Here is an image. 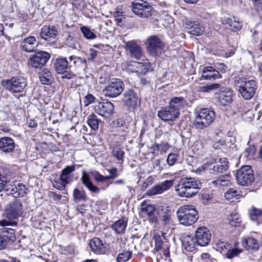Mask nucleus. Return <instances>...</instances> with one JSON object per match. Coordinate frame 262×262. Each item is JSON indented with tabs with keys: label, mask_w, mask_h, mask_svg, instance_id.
Returning <instances> with one entry per match:
<instances>
[{
	"label": "nucleus",
	"mask_w": 262,
	"mask_h": 262,
	"mask_svg": "<svg viewBox=\"0 0 262 262\" xmlns=\"http://www.w3.org/2000/svg\"><path fill=\"white\" fill-rule=\"evenodd\" d=\"M89 246L91 250L96 254H101L105 252L104 246L99 238L95 237L91 239Z\"/></svg>",
	"instance_id": "nucleus-32"
},
{
	"label": "nucleus",
	"mask_w": 262,
	"mask_h": 262,
	"mask_svg": "<svg viewBox=\"0 0 262 262\" xmlns=\"http://www.w3.org/2000/svg\"><path fill=\"white\" fill-rule=\"evenodd\" d=\"M211 237L210 231L205 227H199L195 231L194 238L198 246H207L210 241Z\"/></svg>",
	"instance_id": "nucleus-19"
},
{
	"label": "nucleus",
	"mask_w": 262,
	"mask_h": 262,
	"mask_svg": "<svg viewBox=\"0 0 262 262\" xmlns=\"http://www.w3.org/2000/svg\"><path fill=\"white\" fill-rule=\"evenodd\" d=\"M207 163L203 164L195 170V173L198 174H202L203 173H207Z\"/></svg>",
	"instance_id": "nucleus-60"
},
{
	"label": "nucleus",
	"mask_w": 262,
	"mask_h": 262,
	"mask_svg": "<svg viewBox=\"0 0 262 262\" xmlns=\"http://www.w3.org/2000/svg\"><path fill=\"white\" fill-rule=\"evenodd\" d=\"M146 50L151 56H160L164 51L165 44L157 35L148 37L145 42Z\"/></svg>",
	"instance_id": "nucleus-6"
},
{
	"label": "nucleus",
	"mask_w": 262,
	"mask_h": 262,
	"mask_svg": "<svg viewBox=\"0 0 262 262\" xmlns=\"http://www.w3.org/2000/svg\"><path fill=\"white\" fill-rule=\"evenodd\" d=\"M139 94L134 90H129L124 94L123 101L128 107L135 108L140 104Z\"/></svg>",
	"instance_id": "nucleus-22"
},
{
	"label": "nucleus",
	"mask_w": 262,
	"mask_h": 262,
	"mask_svg": "<svg viewBox=\"0 0 262 262\" xmlns=\"http://www.w3.org/2000/svg\"><path fill=\"white\" fill-rule=\"evenodd\" d=\"M144 211L150 219L154 218L157 213L155 207L151 205H147L145 208Z\"/></svg>",
	"instance_id": "nucleus-49"
},
{
	"label": "nucleus",
	"mask_w": 262,
	"mask_h": 262,
	"mask_svg": "<svg viewBox=\"0 0 262 262\" xmlns=\"http://www.w3.org/2000/svg\"><path fill=\"white\" fill-rule=\"evenodd\" d=\"M112 154L118 161H123L124 152V151L118 146H114L112 149Z\"/></svg>",
	"instance_id": "nucleus-41"
},
{
	"label": "nucleus",
	"mask_w": 262,
	"mask_h": 262,
	"mask_svg": "<svg viewBox=\"0 0 262 262\" xmlns=\"http://www.w3.org/2000/svg\"><path fill=\"white\" fill-rule=\"evenodd\" d=\"M70 61L65 57L58 58L54 63V68L56 72L59 74L63 75V78L72 79L74 78V74L72 72Z\"/></svg>",
	"instance_id": "nucleus-10"
},
{
	"label": "nucleus",
	"mask_w": 262,
	"mask_h": 262,
	"mask_svg": "<svg viewBox=\"0 0 262 262\" xmlns=\"http://www.w3.org/2000/svg\"><path fill=\"white\" fill-rule=\"evenodd\" d=\"M58 31L54 26H44L41 29L40 37L49 43L53 44L56 41Z\"/></svg>",
	"instance_id": "nucleus-20"
},
{
	"label": "nucleus",
	"mask_w": 262,
	"mask_h": 262,
	"mask_svg": "<svg viewBox=\"0 0 262 262\" xmlns=\"http://www.w3.org/2000/svg\"><path fill=\"white\" fill-rule=\"evenodd\" d=\"M204 32V28L200 24L195 23L189 33L194 35L199 36L203 33Z\"/></svg>",
	"instance_id": "nucleus-46"
},
{
	"label": "nucleus",
	"mask_w": 262,
	"mask_h": 262,
	"mask_svg": "<svg viewBox=\"0 0 262 262\" xmlns=\"http://www.w3.org/2000/svg\"><path fill=\"white\" fill-rule=\"evenodd\" d=\"M222 21L226 28L233 31L239 30L242 26V23L239 21L237 17H224Z\"/></svg>",
	"instance_id": "nucleus-28"
},
{
	"label": "nucleus",
	"mask_w": 262,
	"mask_h": 262,
	"mask_svg": "<svg viewBox=\"0 0 262 262\" xmlns=\"http://www.w3.org/2000/svg\"><path fill=\"white\" fill-rule=\"evenodd\" d=\"M87 119V123L90 127L94 130H98L101 120L95 114H91L88 116Z\"/></svg>",
	"instance_id": "nucleus-37"
},
{
	"label": "nucleus",
	"mask_w": 262,
	"mask_h": 262,
	"mask_svg": "<svg viewBox=\"0 0 262 262\" xmlns=\"http://www.w3.org/2000/svg\"><path fill=\"white\" fill-rule=\"evenodd\" d=\"M161 221L164 225H169L171 222L170 215L166 212H164L161 216Z\"/></svg>",
	"instance_id": "nucleus-57"
},
{
	"label": "nucleus",
	"mask_w": 262,
	"mask_h": 262,
	"mask_svg": "<svg viewBox=\"0 0 262 262\" xmlns=\"http://www.w3.org/2000/svg\"><path fill=\"white\" fill-rule=\"evenodd\" d=\"M50 58V55L43 51L35 53L32 55L28 60V64L31 67L40 69L46 64Z\"/></svg>",
	"instance_id": "nucleus-16"
},
{
	"label": "nucleus",
	"mask_w": 262,
	"mask_h": 262,
	"mask_svg": "<svg viewBox=\"0 0 262 262\" xmlns=\"http://www.w3.org/2000/svg\"><path fill=\"white\" fill-rule=\"evenodd\" d=\"M127 68L132 72L137 73L140 75H144L149 70V63L133 61L128 64Z\"/></svg>",
	"instance_id": "nucleus-25"
},
{
	"label": "nucleus",
	"mask_w": 262,
	"mask_h": 262,
	"mask_svg": "<svg viewBox=\"0 0 262 262\" xmlns=\"http://www.w3.org/2000/svg\"><path fill=\"white\" fill-rule=\"evenodd\" d=\"M152 184V178L149 177H148L145 182H144L141 186V189L145 190L148 187L149 185Z\"/></svg>",
	"instance_id": "nucleus-62"
},
{
	"label": "nucleus",
	"mask_w": 262,
	"mask_h": 262,
	"mask_svg": "<svg viewBox=\"0 0 262 262\" xmlns=\"http://www.w3.org/2000/svg\"><path fill=\"white\" fill-rule=\"evenodd\" d=\"M237 195V190H235L233 188H230L228 190L226 191L225 193V197L226 199L228 200H230L233 199L234 197H236Z\"/></svg>",
	"instance_id": "nucleus-51"
},
{
	"label": "nucleus",
	"mask_w": 262,
	"mask_h": 262,
	"mask_svg": "<svg viewBox=\"0 0 262 262\" xmlns=\"http://www.w3.org/2000/svg\"><path fill=\"white\" fill-rule=\"evenodd\" d=\"M98 52L93 49H91L90 50V52L89 54V56L88 58V60L89 61H92L94 59L97 55Z\"/></svg>",
	"instance_id": "nucleus-61"
},
{
	"label": "nucleus",
	"mask_w": 262,
	"mask_h": 262,
	"mask_svg": "<svg viewBox=\"0 0 262 262\" xmlns=\"http://www.w3.org/2000/svg\"><path fill=\"white\" fill-rule=\"evenodd\" d=\"M215 68L218 71H220L222 73H225L227 70V67L223 63H217L215 64Z\"/></svg>",
	"instance_id": "nucleus-64"
},
{
	"label": "nucleus",
	"mask_w": 262,
	"mask_h": 262,
	"mask_svg": "<svg viewBox=\"0 0 262 262\" xmlns=\"http://www.w3.org/2000/svg\"><path fill=\"white\" fill-rule=\"evenodd\" d=\"M95 112L104 119H109L114 113V105L110 101L103 100L99 102L94 107Z\"/></svg>",
	"instance_id": "nucleus-13"
},
{
	"label": "nucleus",
	"mask_w": 262,
	"mask_h": 262,
	"mask_svg": "<svg viewBox=\"0 0 262 262\" xmlns=\"http://www.w3.org/2000/svg\"><path fill=\"white\" fill-rule=\"evenodd\" d=\"M75 170L74 165L66 166L61 171L60 175V180L64 184H69L72 181L71 173Z\"/></svg>",
	"instance_id": "nucleus-33"
},
{
	"label": "nucleus",
	"mask_w": 262,
	"mask_h": 262,
	"mask_svg": "<svg viewBox=\"0 0 262 262\" xmlns=\"http://www.w3.org/2000/svg\"><path fill=\"white\" fill-rule=\"evenodd\" d=\"M202 187V183L195 178H184L180 180L176 191L181 197L191 198L195 195Z\"/></svg>",
	"instance_id": "nucleus-1"
},
{
	"label": "nucleus",
	"mask_w": 262,
	"mask_h": 262,
	"mask_svg": "<svg viewBox=\"0 0 262 262\" xmlns=\"http://www.w3.org/2000/svg\"><path fill=\"white\" fill-rule=\"evenodd\" d=\"M69 1L77 9H81L85 5L84 0H69Z\"/></svg>",
	"instance_id": "nucleus-55"
},
{
	"label": "nucleus",
	"mask_w": 262,
	"mask_h": 262,
	"mask_svg": "<svg viewBox=\"0 0 262 262\" xmlns=\"http://www.w3.org/2000/svg\"><path fill=\"white\" fill-rule=\"evenodd\" d=\"M218 179L222 186H226L228 185V184L230 183L231 179V177L230 175L227 174L219 177Z\"/></svg>",
	"instance_id": "nucleus-50"
},
{
	"label": "nucleus",
	"mask_w": 262,
	"mask_h": 262,
	"mask_svg": "<svg viewBox=\"0 0 262 262\" xmlns=\"http://www.w3.org/2000/svg\"><path fill=\"white\" fill-rule=\"evenodd\" d=\"M131 10L135 14L140 16H150L154 15L152 8L146 2L136 0L132 3Z\"/></svg>",
	"instance_id": "nucleus-14"
},
{
	"label": "nucleus",
	"mask_w": 262,
	"mask_h": 262,
	"mask_svg": "<svg viewBox=\"0 0 262 262\" xmlns=\"http://www.w3.org/2000/svg\"><path fill=\"white\" fill-rule=\"evenodd\" d=\"M180 112L169 106L162 107L158 111V116L164 121H173L179 116Z\"/></svg>",
	"instance_id": "nucleus-23"
},
{
	"label": "nucleus",
	"mask_w": 262,
	"mask_h": 262,
	"mask_svg": "<svg viewBox=\"0 0 262 262\" xmlns=\"http://www.w3.org/2000/svg\"><path fill=\"white\" fill-rule=\"evenodd\" d=\"M237 245L238 243H235L233 248L228 249V251L225 254L227 258L232 259L234 257L237 256L242 252V249L237 248Z\"/></svg>",
	"instance_id": "nucleus-40"
},
{
	"label": "nucleus",
	"mask_w": 262,
	"mask_h": 262,
	"mask_svg": "<svg viewBox=\"0 0 262 262\" xmlns=\"http://www.w3.org/2000/svg\"><path fill=\"white\" fill-rule=\"evenodd\" d=\"M71 66V70L74 74V77L76 75H86L87 63L84 58L75 56H71L69 57Z\"/></svg>",
	"instance_id": "nucleus-12"
},
{
	"label": "nucleus",
	"mask_w": 262,
	"mask_h": 262,
	"mask_svg": "<svg viewBox=\"0 0 262 262\" xmlns=\"http://www.w3.org/2000/svg\"><path fill=\"white\" fill-rule=\"evenodd\" d=\"M81 31L83 36L88 39H93L96 37V35L86 27H81Z\"/></svg>",
	"instance_id": "nucleus-47"
},
{
	"label": "nucleus",
	"mask_w": 262,
	"mask_h": 262,
	"mask_svg": "<svg viewBox=\"0 0 262 262\" xmlns=\"http://www.w3.org/2000/svg\"><path fill=\"white\" fill-rule=\"evenodd\" d=\"M23 213L22 204L18 200H15L7 204L5 208L6 219L0 220V226L15 227L17 225L15 220Z\"/></svg>",
	"instance_id": "nucleus-2"
},
{
	"label": "nucleus",
	"mask_w": 262,
	"mask_h": 262,
	"mask_svg": "<svg viewBox=\"0 0 262 262\" xmlns=\"http://www.w3.org/2000/svg\"><path fill=\"white\" fill-rule=\"evenodd\" d=\"M236 84L239 92L244 99L250 100L254 96L257 89L255 80L241 78L236 81Z\"/></svg>",
	"instance_id": "nucleus-4"
},
{
	"label": "nucleus",
	"mask_w": 262,
	"mask_h": 262,
	"mask_svg": "<svg viewBox=\"0 0 262 262\" xmlns=\"http://www.w3.org/2000/svg\"><path fill=\"white\" fill-rule=\"evenodd\" d=\"M27 188L25 185L21 183L12 184L7 181L5 191L8 195H12L15 198L23 196L26 194Z\"/></svg>",
	"instance_id": "nucleus-17"
},
{
	"label": "nucleus",
	"mask_w": 262,
	"mask_h": 262,
	"mask_svg": "<svg viewBox=\"0 0 262 262\" xmlns=\"http://www.w3.org/2000/svg\"><path fill=\"white\" fill-rule=\"evenodd\" d=\"M73 197L74 202L76 203L80 202H86L88 200L86 192L83 188H75L73 190Z\"/></svg>",
	"instance_id": "nucleus-35"
},
{
	"label": "nucleus",
	"mask_w": 262,
	"mask_h": 262,
	"mask_svg": "<svg viewBox=\"0 0 262 262\" xmlns=\"http://www.w3.org/2000/svg\"><path fill=\"white\" fill-rule=\"evenodd\" d=\"M180 223L185 226H190L195 223L199 218L198 211L192 205L181 207L177 212Z\"/></svg>",
	"instance_id": "nucleus-3"
},
{
	"label": "nucleus",
	"mask_w": 262,
	"mask_h": 262,
	"mask_svg": "<svg viewBox=\"0 0 262 262\" xmlns=\"http://www.w3.org/2000/svg\"><path fill=\"white\" fill-rule=\"evenodd\" d=\"M37 46L38 42L36 41L35 37L32 36L25 38L20 45L21 49L26 52L35 51Z\"/></svg>",
	"instance_id": "nucleus-26"
},
{
	"label": "nucleus",
	"mask_w": 262,
	"mask_h": 262,
	"mask_svg": "<svg viewBox=\"0 0 262 262\" xmlns=\"http://www.w3.org/2000/svg\"><path fill=\"white\" fill-rule=\"evenodd\" d=\"M203 79L209 80H215L222 78V75L219 72L212 67H206L203 70L201 76Z\"/></svg>",
	"instance_id": "nucleus-27"
},
{
	"label": "nucleus",
	"mask_w": 262,
	"mask_h": 262,
	"mask_svg": "<svg viewBox=\"0 0 262 262\" xmlns=\"http://www.w3.org/2000/svg\"><path fill=\"white\" fill-rule=\"evenodd\" d=\"M178 158V155L174 153H170L168 154L167 158V163L169 166H173Z\"/></svg>",
	"instance_id": "nucleus-52"
},
{
	"label": "nucleus",
	"mask_w": 262,
	"mask_h": 262,
	"mask_svg": "<svg viewBox=\"0 0 262 262\" xmlns=\"http://www.w3.org/2000/svg\"><path fill=\"white\" fill-rule=\"evenodd\" d=\"M153 238L155 242V249L158 251L162 249L163 245V241L159 235H154Z\"/></svg>",
	"instance_id": "nucleus-48"
},
{
	"label": "nucleus",
	"mask_w": 262,
	"mask_h": 262,
	"mask_svg": "<svg viewBox=\"0 0 262 262\" xmlns=\"http://www.w3.org/2000/svg\"><path fill=\"white\" fill-rule=\"evenodd\" d=\"M132 250L129 249L120 253L117 257V262H126L132 257Z\"/></svg>",
	"instance_id": "nucleus-42"
},
{
	"label": "nucleus",
	"mask_w": 262,
	"mask_h": 262,
	"mask_svg": "<svg viewBox=\"0 0 262 262\" xmlns=\"http://www.w3.org/2000/svg\"><path fill=\"white\" fill-rule=\"evenodd\" d=\"M229 221L230 225L234 227H237L240 225L241 221L238 216L235 214H232L229 218Z\"/></svg>",
	"instance_id": "nucleus-53"
},
{
	"label": "nucleus",
	"mask_w": 262,
	"mask_h": 262,
	"mask_svg": "<svg viewBox=\"0 0 262 262\" xmlns=\"http://www.w3.org/2000/svg\"><path fill=\"white\" fill-rule=\"evenodd\" d=\"M2 86L11 93H20L24 92L27 85L26 79L20 76H15L10 79L1 81Z\"/></svg>",
	"instance_id": "nucleus-5"
},
{
	"label": "nucleus",
	"mask_w": 262,
	"mask_h": 262,
	"mask_svg": "<svg viewBox=\"0 0 262 262\" xmlns=\"http://www.w3.org/2000/svg\"><path fill=\"white\" fill-rule=\"evenodd\" d=\"M15 147L14 141L9 137L0 138V149L4 152H11Z\"/></svg>",
	"instance_id": "nucleus-30"
},
{
	"label": "nucleus",
	"mask_w": 262,
	"mask_h": 262,
	"mask_svg": "<svg viewBox=\"0 0 262 262\" xmlns=\"http://www.w3.org/2000/svg\"><path fill=\"white\" fill-rule=\"evenodd\" d=\"M214 94L216 101L220 105L226 106L230 104L232 100L233 91L228 87H221Z\"/></svg>",
	"instance_id": "nucleus-15"
},
{
	"label": "nucleus",
	"mask_w": 262,
	"mask_h": 262,
	"mask_svg": "<svg viewBox=\"0 0 262 262\" xmlns=\"http://www.w3.org/2000/svg\"><path fill=\"white\" fill-rule=\"evenodd\" d=\"M182 244L184 248L189 252L194 251L196 246H198L195 238L191 235L184 236L182 240Z\"/></svg>",
	"instance_id": "nucleus-31"
},
{
	"label": "nucleus",
	"mask_w": 262,
	"mask_h": 262,
	"mask_svg": "<svg viewBox=\"0 0 262 262\" xmlns=\"http://www.w3.org/2000/svg\"><path fill=\"white\" fill-rule=\"evenodd\" d=\"M127 226V222L123 219L119 220L112 224L111 228L117 233L120 234L124 232Z\"/></svg>",
	"instance_id": "nucleus-38"
},
{
	"label": "nucleus",
	"mask_w": 262,
	"mask_h": 262,
	"mask_svg": "<svg viewBox=\"0 0 262 262\" xmlns=\"http://www.w3.org/2000/svg\"><path fill=\"white\" fill-rule=\"evenodd\" d=\"M7 181L6 178L0 173V193L5 190Z\"/></svg>",
	"instance_id": "nucleus-59"
},
{
	"label": "nucleus",
	"mask_w": 262,
	"mask_h": 262,
	"mask_svg": "<svg viewBox=\"0 0 262 262\" xmlns=\"http://www.w3.org/2000/svg\"><path fill=\"white\" fill-rule=\"evenodd\" d=\"M249 214L252 221H257L261 216L262 211L260 209L253 207L251 209L249 210Z\"/></svg>",
	"instance_id": "nucleus-43"
},
{
	"label": "nucleus",
	"mask_w": 262,
	"mask_h": 262,
	"mask_svg": "<svg viewBox=\"0 0 262 262\" xmlns=\"http://www.w3.org/2000/svg\"><path fill=\"white\" fill-rule=\"evenodd\" d=\"M216 249L217 250L224 251L231 247L229 244L226 242L220 241L216 245Z\"/></svg>",
	"instance_id": "nucleus-54"
},
{
	"label": "nucleus",
	"mask_w": 262,
	"mask_h": 262,
	"mask_svg": "<svg viewBox=\"0 0 262 262\" xmlns=\"http://www.w3.org/2000/svg\"><path fill=\"white\" fill-rule=\"evenodd\" d=\"M185 103V99L183 97H173L170 98L169 101V106L172 108L179 112Z\"/></svg>",
	"instance_id": "nucleus-34"
},
{
	"label": "nucleus",
	"mask_w": 262,
	"mask_h": 262,
	"mask_svg": "<svg viewBox=\"0 0 262 262\" xmlns=\"http://www.w3.org/2000/svg\"><path fill=\"white\" fill-rule=\"evenodd\" d=\"M227 159L216 158L207 163V173L211 177L216 176L227 171L229 168Z\"/></svg>",
	"instance_id": "nucleus-7"
},
{
	"label": "nucleus",
	"mask_w": 262,
	"mask_h": 262,
	"mask_svg": "<svg viewBox=\"0 0 262 262\" xmlns=\"http://www.w3.org/2000/svg\"><path fill=\"white\" fill-rule=\"evenodd\" d=\"M123 89L124 84L120 79H113L103 89V93L106 97L115 98L121 94Z\"/></svg>",
	"instance_id": "nucleus-11"
},
{
	"label": "nucleus",
	"mask_w": 262,
	"mask_h": 262,
	"mask_svg": "<svg viewBox=\"0 0 262 262\" xmlns=\"http://www.w3.org/2000/svg\"><path fill=\"white\" fill-rule=\"evenodd\" d=\"M81 181V183L92 193H97L99 192V188L94 185L90 180L89 174L84 170L82 172Z\"/></svg>",
	"instance_id": "nucleus-29"
},
{
	"label": "nucleus",
	"mask_w": 262,
	"mask_h": 262,
	"mask_svg": "<svg viewBox=\"0 0 262 262\" xmlns=\"http://www.w3.org/2000/svg\"><path fill=\"white\" fill-rule=\"evenodd\" d=\"M2 227V228L0 229L2 233L0 236V250L4 249L9 242H14L16 239L14 229L5 226Z\"/></svg>",
	"instance_id": "nucleus-18"
},
{
	"label": "nucleus",
	"mask_w": 262,
	"mask_h": 262,
	"mask_svg": "<svg viewBox=\"0 0 262 262\" xmlns=\"http://www.w3.org/2000/svg\"><path fill=\"white\" fill-rule=\"evenodd\" d=\"M95 100V97L91 95L88 94L84 98V104L85 106H88L90 104L93 103Z\"/></svg>",
	"instance_id": "nucleus-56"
},
{
	"label": "nucleus",
	"mask_w": 262,
	"mask_h": 262,
	"mask_svg": "<svg viewBox=\"0 0 262 262\" xmlns=\"http://www.w3.org/2000/svg\"><path fill=\"white\" fill-rule=\"evenodd\" d=\"M173 184V180H166L149 189L146 192V194L147 196H152L162 194L172 187Z\"/></svg>",
	"instance_id": "nucleus-21"
},
{
	"label": "nucleus",
	"mask_w": 262,
	"mask_h": 262,
	"mask_svg": "<svg viewBox=\"0 0 262 262\" xmlns=\"http://www.w3.org/2000/svg\"><path fill=\"white\" fill-rule=\"evenodd\" d=\"M92 175L96 181L98 182H104V176H102L99 172L95 171L92 173Z\"/></svg>",
	"instance_id": "nucleus-58"
},
{
	"label": "nucleus",
	"mask_w": 262,
	"mask_h": 262,
	"mask_svg": "<svg viewBox=\"0 0 262 262\" xmlns=\"http://www.w3.org/2000/svg\"><path fill=\"white\" fill-rule=\"evenodd\" d=\"M169 148V145L167 143L162 142L161 143H155L151 146V149L154 151H159L161 152H165Z\"/></svg>",
	"instance_id": "nucleus-45"
},
{
	"label": "nucleus",
	"mask_w": 262,
	"mask_h": 262,
	"mask_svg": "<svg viewBox=\"0 0 262 262\" xmlns=\"http://www.w3.org/2000/svg\"><path fill=\"white\" fill-rule=\"evenodd\" d=\"M39 79L40 82L43 84H50L52 81V76L50 72L40 73Z\"/></svg>",
	"instance_id": "nucleus-44"
},
{
	"label": "nucleus",
	"mask_w": 262,
	"mask_h": 262,
	"mask_svg": "<svg viewBox=\"0 0 262 262\" xmlns=\"http://www.w3.org/2000/svg\"><path fill=\"white\" fill-rule=\"evenodd\" d=\"M125 48L130 54V56L137 59H139L143 56V53L141 47L134 40L125 42Z\"/></svg>",
	"instance_id": "nucleus-24"
},
{
	"label": "nucleus",
	"mask_w": 262,
	"mask_h": 262,
	"mask_svg": "<svg viewBox=\"0 0 262 262\" xmlns=\"http://www.w3.org/2000/svg\"><path fill=\"white\" fill-rule=\"evenodd\" d=\"M215 119L213 110L204 108L200 111L194 121V125L198 129H203L209 126Z\"/></svg>",
	"instance_id": "nucleus-8"
},
{
	"label": "nucleus",
	"mask_w": 262,
	"mask_h": 262,
	"mask_svg": "<svg viewBox=\"0 0 262 262\" xmlns=\"http://www.w3.org/2000/svg\"><path fill=\"white\" fill-rule=\"evenodd\" d=\"M243 246L247 249L257 250L259 247L258 241L251 237H248L243 239Z\"/></svg>",
	"instance_id": "nucleus-36"
},
{
	"label": "nucleus",
	"mask_w": 262,
	"mask_h": 262,
	"mask_svg": "<svg viewBox=\"0 0 262 262\" xmlns=\"http://www.w3.org/2000/svg\"><path fill=\"white\" fill-rule=\"evenodd\" d=\"M236 180L237 183L242 186H249L254 181V176L251 166L245 165L236 171Z\"/></svg>",
	"instance_id": "nucleus-9"
},
{
	"label": "nucleus",
	"mask_w": 262,
	"mask_h": 262,
	"mask_svg": "<svg viewBox=\"0 0 262 262\" xmlns=\"http://www.w3.org/2000/svg\"><path fill=\"white\" fill-rule=\"evenodd\" d=\"M66 185H67V184H64L61 181H60V182L54 181L53 183V186L59 190L64 189Z\"/></svg>",
	"instance_id": "nucleus-63"
},
{
	"label": "nucleus",
	"mask_w": 262,
	"mask_h": 262,
	"mask_svg": "<svg viewBox=\"0 0 262 262\" xmlns=\"http://www.w3.org/2000/svg\"><path fill=\"white\" fill-rule=\"evenodd\" d=\"M220 88L219 83H212L209 85L201 86L198 88V92L200 93H209L212 91Z\"/></svg>",
	"instance_id": "nucleus-39"
}]
</instances>
